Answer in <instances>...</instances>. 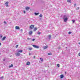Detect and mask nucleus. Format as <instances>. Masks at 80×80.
<instances>
[{
	"mask_svg": "<svg viewBox=\"0 0 80 80\" xmlns=\"http://www.w3.org/2000/svg\"><path fill=\"white\" fill-rule=\"evenodd\" d=\"M34 14L35 15H38V13H36V12H35L34 13Z\"/></svg>",
	"mask_w": 80,
	"mask_h": 80,
	"instance_id": "20",
	"label": "nucleus"
},
{
	"mask_svg": "<svg viewBox=\"0 0 80 80\" xmlns=\"http://www.w3.org/2000/svg\"><path fill=\"white\" fill-rule=\"evenodd\" d=\"M29 50H32V48H29Z\"/></svg>",
	"mask_w": 80,
	"mask_h": 80,
	"instance_id": "21",
	"label": "nucleus"
},
{
	"mask_svg": "<svg viewBox=\"0 0 80 80\" xmlns=\"http://www.w3.org/2000/svg\"><path fill=\"white\" fill-rule=\"evenodd\" d=\"M32 46L34 48H39V46H37L36 45H33Z\"/></svg>",
	"mask_w": 80,
	"mask_h": 80,
	"instance_id": "2",
	"label": "nucleus"
},
{
	"mask_svg": "<svg viewBox=\"0 0 80 80\" xmlns=\"http://www.w3.org/2000/svg\"><path fill=\"white\" fill-rule=\"evenodd\" d=\"M71 33H72V32H68V34H71Z\"/></svg>",
	"mask_w": 80,
	"mask_h": 80,
	"instance_id": "28",
	"label": "nucleus"
},
{
	"mask_svg": "<svg viewBox=\"0 0 80 80\" xmlns=\"http://www.w3.org/2000/svg\"><path fill=\"white\" fill-rule=\"evenodd\" d=\"M65 74H66L67 73V72H65Z\"/></svg>",
	"mask_w": 80,
	"mask_h": 80,
	"instance_id": "41",
	"label": "nucleus"
},
{
	"mask_svg": "<svg viewBox=\"0 0 80 80\" xmlns=\"http://www.w3.org/2000/svg\"><path fill=\"white\" fill-rule=\"evenodd\" d=\"M40 33H41V32H38V35L40 34Z\"/></svg>",
	"mask_w": 80,
	"mask_h": 80,
	"instance_id": "24",
	"label": "nucleus"
},
{
	"mask_svg": "<svg viewBox=\"0 0 80 80\" xmlns=\"http://www.w3.org/2000/svg\"><path fill=\"white\" fill-rule=\"evenodd\" d=\"M30 39H31V38H28V40H30Z\"/></svg>",
	"mask_w": 80,
	"mask_h": 80,
	"instance_id": "29",
	"label": "nucleus"
},
{
	"mask_svg": "<svg viewBox=\"0 0 80 80\" xmlns=\"http://www.w3.org/2000/svg\"><path fill=\"white\" fill-rule=\"evenodd\" d=\"M23 13H26L25 11H23Z\"/></svg>",
	"mask_w": 80,
	"mask_h": 80,
	"instance_id": "35",
	"label": "nucleus"
},
{
	"mask_svg": "<svg viewBox=\"0 0 80 80\" xmlns=\"http://www.w3.org/2000/svg\"><path fill=\"white\" fill-rule=\"evenodd\" d=\"M32 33H33V32H32V31H30L29 32V35H31V34H32Z\"/></svg>",
	"mask_w": 80,
	"mask_h": 80,
	"instance_id": "12",
	"label": "nucleus"
},
{
	"mask_svg": "<svg viewBox=\"0 0 80 80\" xmlns=\"http://www.w3.org/2000/svg\"><path fill=\"white\" fill-rule=\"evenodd\" d=\"M63 77H64V76L63 75V74L61 75L60 76V78H63Z\"/></svg>",
	"mask_w": 80,
	"mask_h": 80,
	"instance_id": "8",
	"label": "nucleus"
},
{
	"mask_svg": "<svg viewBox=\"0 0 80 80\" xmlns=\"http://www.w3.org/2000/svg\"><path fill=\"white\" fill-rule=\"evenodd\" d=\"M35 39H32V42H33V41H35Z\"/></svg>",
	"mask_w": 80,
	"mask_h": 80,
	"instance_id": "32",
	"label": "nucleus"
},
{
	"mask_svg": "<svg viewBox=\"0 0 80 80\" xmlns=\"http://www.w3.org/2000/svg\"><path fill=\"white\" fill-rule=\"evenodd\" d=\"M74 5H75V6L76 5V4H74Z\"/></svg>",
	"mask_w": 80,
	"mask_h": 80,
	"instance_id": "42",
	"label": "nucleus"
},
{
	"mask_svg": "<svg viewBox=\"0 0 80 80\" xmlns=\"http://www.w3.org/2000/svg\"><path fill=\"white\" fill-rule=\"evenodd\" d=\"M37 30V28H34V31H36V30Z\"/></svg>",
	"mask_w": 80,
	"mask_h": 80,
	"instance_id": "16",
	"label": "nucleus"
},
{
	"mask_svg": "<svg viewBox=\"0 0 80 80\" xmlns=\"http://www.w3.org/2000/svg\"><path fill=\"white\" fill-rule=\"evenodd\" d=\"M42 14H40V15H39V17H42Z\"/></svg>",
	"mask_w": 80,
	"mask_h": 80,
	"instance_id": "22",
	"label": "nucleus"
},
{
	"mask_svg": "<svg viewBox=\"0 0 80 80\" xmlns=\"http://www.w3.org/2000/svg\"><path fill=\"white\" fill-rule=\"evenodd\" d=\"M30 62H27V65H30Z\"/></svg>",
	"mask_w": 80,
	"mask_h": 80,
	"instance_id": "10",
	"label": "nucleus"
},
{
	"mask_svg": "<svg viewBox=\"0 0 80 80\" xmlns=\"http://www.w3.org/2000/svg\"><path fill=\"white\" fill-rule=\"evenodd\" d=\"M18 52H20V53H22L23 52V50H19L18 51Z\"/></svg>",
	"mask_w": 80,
	"mask_h": 80,
	"instance_id": "9",
	"label": "nucleus"
},
{
	"mask_svg": "<svg viewBox=\"0 0 80 80\" xmlns=\"http://www.w3.org/2000/svg\"><path fill=\"white\" fill-rule=\"evenodd\" d=\"M23 31V30L22 29H21V31L22 32Z\"/></svg>",
	"mask_w": 80,
	"mask_h": 80,
	"instance_id": "37",
	"label": "nucleus"
},
{
	"mask_svg": "<svg viewBox=\"0 0 80 80\" xmlns=\"http://www.w3.org/2000/svg\"><path fill=\"white\" fill-rule=\"evenodd\" d=\"M35 58V56H34V57H33V58Z\"/></svg>",
	"mask_w": 80,
	"mask_h": 80,
	"instance_id": "39",
	"label": "nucleus"
},
{
	"mask_svg": "<svg viewBox=\"0 0 80 80\" xmlns=\"http://www.w3.org/2000/svg\"><path fill=\"white\" fill-rule=\"evenodd\" d=\"M5 61V59H4L3 60V61Z\"/></svg>",
	"mask_w": 80,
	"mask_h": 80,
	"instance_id": "38",
	"label": "nucleus"
},
{
	"mask_svg": "<svg viewBox=\"0 0 80 80\" xmlns=\"http://www.w3.org/2000/svg\"><path fill=\"white\" fill-rule=\"evenodd\" d=\"M13 64H11L10 66H9V68H11V67H13Z\"/></svg>",
	"mask_w": 80,
	"mask_h": 80,
	"instance_id": "14",
	"label": "nucleus"
},
{
	"mask_svg": "<svg viewBox=\"0 0 80 80\" xmlns=\"http://www.w3.org/2000/svg\"><path fill=\"white\" fill-rule=\"evenodd\" d=\"M40 60L41 62H43V58H40Z\"/></svg>",
	"mask_w": 80,
	"mask_h": 80,
	"instance_id": "17",
	"label": "nucleus"
},
{
	"mask_svg": "<svg viewBox=\"0 0 80 80\" xmlns=\"http://www.w3.org/2000/svg\"><path fill=\"white\" fill-rule=\"evenodd\" d=\"M18 45H16V48H18Z\"/></svg>",
	"mask_w": 80,
	"mask_h": 80,
	"instance_id": "26",
	"label": "nucleus"
},
{
	"mask_svg": "<svg viewBox=\"0 0 80 80\" xmlns=\"http://www.w3.org/2000/svg\"><path fill=\"white\" fill-rule=\"evenodd\" d=\"M15 55L16 56H17L18 57V56H20V53L18 52L17 53H16Z\"/></svg>",
	"mask_w": 80,
	"mask_h": 80,
	"instance_id": "3",
	"label": "nucleus"
},
{
	"mask_svg": "<svg viewBox=\"0 0 80 80\" xmlns=\"http://www.w3.org/2000/svg\"><path fill=\"white\" fill-rule=\"evenodd\" d=\"M48 55H52V54L51 52H49L48 54Z\"/></svg>",
	"mask_w": 80,
	"mask_h": 80,
	"instance_id": "15",
	"label": "nucleus"
},
{
	"mask_svg": "<svg viewBox=\"0 0 80 80\" xmlns=\"http://www.w3.org/2000/svg\"><path fill=\"white\" fill-rule=\"evenodd\" d=\"M5 5H8V2H6Z\"/></svg>",
	"mask_w": 80,
	"mask_h": 80,
	"instance_id": "19",
	"label": "nucleus"
},
{
	"mask_svg": "<svg viewBox=\"0 0 80 80\" xmlns=\"http://www.w3.org/2000/svg\"><path fill=\"white\" fill-rule=\"evenodd\" d=\"M78 9H79V7L77 8H76L77 10H78Z\"/></svg>",
	"mask_w": 80,
	"mask_h": 80,
	"instance_id": "31",
	"label": "nucleus"
},
{
	"mask_svg": "<svg viewBox=\"0 0 80 80\" xmlns=\"http://www.w3.org/2000/svg\"><path fill=\"white\" fill-rule=\"evenodd\" d=\"M57 66L58 67H59V66H60V64H57Z\"/></svg>",
	"mask_w": 80,
	"mask_h": 80,
	"instance_id": "30",
	"label": "nucleus"
},
{
	"mask_svg": "<svg viewBox=\"0 0 80 80\" xmlns=\"http://www.w3.org/2000/svg\"><path fill=\"white\" fill-rule=\"evenodd\" d=\"M59 49H60V48H59Z\"/></svg>",
	"mask_w": 80,
	"mask_h": 80,
	"instance_id": "43",
	"label": "nucleus"
},
{
	"mask_svg": "<svg viewBox=\"0 0 80 80\" xmlns=\"http://www.w3.org/2000/svg\"><path fill=\"white\" fill-rule=\"evenodd\" d=\"M6 6L7 7H8V4H6Z\"/></svg>",
	"mask_w": 80,
	"mask_h": 80,
	"instance_id": "27",
	"label": "nucleus"
},
{
	"mask_svg": "<svg viewBox=\"0 0 80 80\" xmlns=\"http://www.w3.org/2000/svg\"><path fill=\"white\" fill-rule=\"evenodd\" d=\"M72 22H73V23H74V22H75V20H72Z\"/></svg>",
	"mask_w": 80,
	"mask_h": 80,
	"instance_id": "33",
	"label": "nucleus"
},
{
	"mask_svg": "<svg viewBox=\"0 0 80 80\" xmlns=\"http://www.w3.org/2000/svg\"><path fill=\"white\" fill-rule=\"evenodd\" d=\"M2 37H3V36L2 34H0V38H2Z\"/></svg>",
	"mask_w": 80,
	"mask_h": 80,
	"instance_id": "25",
	"label": "nucleus"
},
{
	"mask_svg": "<svg viewBox=\"0 0 80 80\" xmlns=\"http://www.w3.org/2000/svg\"><path fill=\"white\" fill-rule=\"evenodd\" d=\"M2 78H3V76H2L0 78V80H2Z\"/></svg>",
	"mask_w": 80,
	"mask_h": 80,
	"instance_id": "23",
	"label": "nucleus"
},
{
	"mask_svg": "<svg viewBox=\"0 0 80 80\" xmlns=\"http://www.w3.org/2000/svg\"><path fill=\"white\" fill-rule=\"evenodd\" d=\"M63 20H64V21L65 22H66L67 21V20H68V18H67V16L64 15L63 17Z\"/></svg>",
	"mask_w": 80,
	"mask_h": 80,
	"instance_id": "1",
	"label": "nucleus"
},
{
	"mask_svg": "<svg viewBox=\"0 0 80 80\" xmlns=\"http://www.w3.org/2000/svg\"><path fill=\"white\" fill-rule=\"evenodd\" d=\"M34 25H31L30 27V28L32 29V28H34Z\"/></svg>",
	"mask_w": 80,
	"mask_h": 80,
	"instance_id": "4",
	"label": "nucleus"
},
{
	"mask_svg": "<svg viewBox=\"0 0 80 80\" xmlns=\"http://www.w3.org/2000/svg\"><path fill=\"white\" fill-rule=\"evenodd\" d=\"M2 45V43H0V45Z\"/></svg>",
	"mask_w": 80,
	"mask_h": 80,
	"instance_id": "40",
	"label": "nucleus"
},
{
	"mask_svg": "<svg viewBox=\"0 0 80 80\" xmlns=\"http://www.w3.org/2000/svg\"><path fill=\"white\" fill-rule=\"evenodd\" d=\"M48 37L49 39H50V38H51V36L50 35H49L48 36Z\"/></svg>",
	"mask_w": 80,
	"mask_h": 80,
	"instance_id": "18",
	"label": "nucleus"
},
{
	"mask_svg": "<svg viewBox=\"0 0 80 80\" xmlns=\"http://www.w3.org/2000/svg\"><path fill=\"white\" fill-rule=\"evenodd\" d=\"M5 38H6V37H4L3 38H2V41H3V40H5Z\"/></svg>",
	"mask_w": 80,
	"mask_h": 80,
	"instance_id": "11",
	"label": "nucleus"
},
{
	"mask_svg": "<svg viewBox=\"0 0 80 80\" xmlns=\"http://www.w3.org/2000/svg\"><path fill=\"white\" fill-rule=\"evenodd\" d=\"M48 47V46H44L43 47V48L44 50H45V49H47Z\"/></svg>",
	"mask_w": 80,
	"mask_h": 80,
	"instance_id": "6",
	"label": "nucleus"
},
{
	"mask_svg": "<svg viewBox=\"0 0 80 80\" xmlns=\"http://www.w3.org/2000/svg\"><path fill=\"white\" fill-rule=\"evenodd\" d=\"M29 55H31V53H29Z\"/></svg>",
	"mask_w": 80,
	"mask_h": 80,
	"instance_id": "36",
	"label": "nucleus"
},
{
	"mask_svg": "<svg viewBox=\"0 0 80 80\" xmlns=\"http://www.w3.org/2000/svg\"><path fill=\"white\" fill-rule=\"evenodd\" d=\"M67 2H69V3H72V1L71 0H67Z\"/></svg>",
	"mask_w": 80,
	"mask_h": 80,
	"instance_id": "13",
	"label": "nucleus"
},
{
	"mask_svg": "<svg viewBox=\"0 0 80 80\" xmlns=\"http://www.w3.org/2000/svg\"><path fill=\"white\" fill-rule=\"evenodd\" d=\"M30 7H27L26 8V10H27V11H28L29 9H30Z\"/></svg>",
	"mask_w": 80,
	"mask_h": 80,
	"instance_id": "7",
	"label": "nucleus"
},
{
	"mask_svg": "<svg viewBox=\"0 0 80 80\" xmlns=\"http://www.w3.org/2000/svg\"><path fill=\"white\" fill-rule=\"evenodd\" d=\"M4 23L5 24H7V22H6L5 21H4Z\"/></svg>",
	"mask_w": 80,
	"mask_h": 80,
	"instance_id": "34",
	"label": "nucleus"
},
{
	"mask_svg": "<svg viewBox=\"0 0 80 80\" xmlns=\"http://www.w3.org/2000/svg\"><path fill=\"white\" fill-rule=\"evenodd\" d=\"M15 28L16 30H19L20 29V27L18 26H16Z\"/></svg>",
	"mask_w": 80,
	"mask_h": 80,
	"instance_id": "5",
	"label": "nucleus"
}]
</instances>
